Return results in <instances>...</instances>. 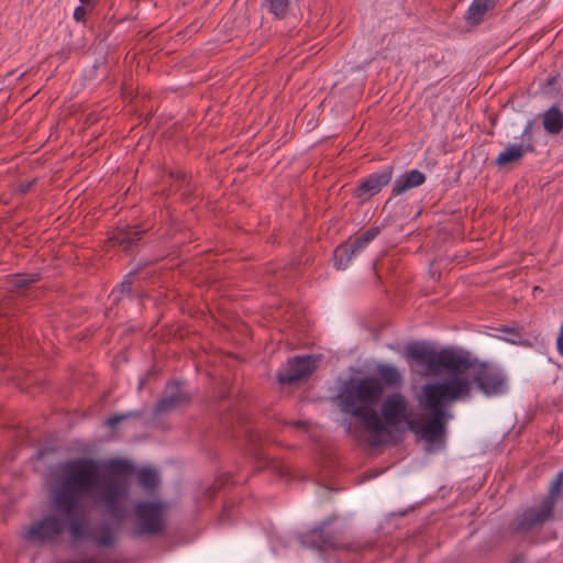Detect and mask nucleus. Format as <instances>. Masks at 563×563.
Returning a JSON list of instances; mask_svg holds the SVG:
<instances>
[{
    "label": "nucleus",
    "mask_w": 563,
    "mask_h": 563,
    "mask_svg": "<svg viewBox=\"0 0 563 563\" xmlns=\"http://www.w3.org/2000/svg\"><path fill=\"white\" fill-rule=\"evenodd\" d=\"M134 471L133 463L126 460L80 457L69 461L63 466L55 507L66 518H71L81 499L100 487V503L107 512L115 519H123L129 511L130 485L126 477Z\"/></svg>",
    "instance_id": "nucleus-1"
},
{
    "label": "nucleus",
    "mask_w": 563,
    "mask_h": 563,
    "mask_svg": "<svg viewBox=\"0 0 563 563\" xmlns=\"http://www.w3.org/2000/svg\"><path fill=\"white\" fill-rule=\"evenodd\" d=\"M407 357L421 365L428 374H439L442 369L449 372V376L440 382L426 384L422 387L424 405L430 408L435 418L426 426L428 431L440 428V421L444 415V407L467 398L472 391L467 369L471 367V358L454 350H435L426 344H412L406 350Z\"/></svg>",
    "instance_id": "nucleus-2"
},
{
    "label": "nucleus",
    "mask_w": 563,
    "mask_h": 563,
    "mask_svg": "<svg viewBox=\"0 0 563 563\" xmlns=\"http://www.w3.org/2000/svg\"><path fill=\"white\" fill-rule=\"evenodd\" d=\"M419 404L429 418L424 423H419L412 419L411 411L409 410V402L401 393L387 395L380 405V419L383 423H385V430L378 434L374 433L369 443L374 446L382 444L379 435L386 433L388 431V427H397L399 423L406 422L407 428L426 442L428 451H432L435 446H442L446 433V423L453 418L452 413L444 407L445 417L439 420L440 428L434 429L433 431H428L426 426L431 423L435 416L434 412L424 405V396L422 393L419 398Z\"/></svg>",
    "instance_id": "nucleus-3"
},
{
    "label": "nucleus",
    "mask_w": 563,
    "mask_h": 563,
    "mask_svg": "<svg viewBox=\"0 0 563 563\" xmlns=\"http://www.w3.org/2000/svg\"><path fill=\"white\" fill-rule=\"evenodd\" d=\"M383 394L384 386L376 377L351 378L336 397L338 406L342 412L357 418L365 430L378 434L385 430V423L376 410Z\"/></svg>",
    "instance_id": "nucleus-4"
},
{
    "label": "nucleus",
    "mask_w": 563,
    "mask_h": 563,
    "mask_svg": "<svg viewBox=\"0 0 563 563\" xmlns=\"http://www.w3.org/2000/svg\"><path fill=\"white\" fill-rule=\"evenodd\" d=\"M468 380L475 384L481 393L487 397L503 395L508 389L505 372L488 363H476L471 360V367L467 369Z\"/></svg>",
    "instance_id": "nucleus-5"
},
{
    "label": "nucleus",
    "mask_w": 563,
    "mask_h": 563,
    "mask_svg": "<svg viewBox=\"0 0 563 563\" xmlns=\"http://www.w3.org/2000/svg\"><path fill=\"white\" fill-rule=\"evenodd\" d=\"M563 485V470L556 475L550 486L549 495L542 503L532 508L526 509L517 522V530L527 531L549 520L553 515L555 498Z\"/></svg>",
    "instance_id": "nucleus-6"
},
{
    "label": "nucleus",
    "mask_w": 563,
    "mask_h": 563,
    "mask_svg": "<svg viewBox=\"0 0 563 563\" xmlns=\"http://www.w3.org/2000/svg\"><path fill=\"white\" fill-rule=\"evenodd\" d=\"M164 504L161 501L139 503L135 506L139 533L154 534L163 529Z\"/></svg>",
    "instance_id": "nucleus-7"
},
{
    "label": "nucleus",
    "mask_w": 563,
    "mask_h": 563,
    "mask_svg": "<svg viewBox=\"0 0 563 563\" xmlns=\"http://www.w3.org/2000/svg\"><path fill=\"white\" fill-rule=\"evenodd\" d=\"M318 361L319 356H296L287 363L285 368L278 372L277 379L280 384H292L303 379L314 372Z\"/></svg>",
    "instance_id": "nucleus-8"
},
{
    "label": "nucleus",
    "mask_w": 563,
    "mask_h": 563,
    "mask_svg": "<svg viewBox=\"0 0 563 563\" xmlns=\"http://www.w3.org/2000/svg\"><path fill=\"white\" fill-rule=\"evenodd\" d=\"M378 228H371L361 236L356 238L350 245H340L335 250V266L339 269H344L349 263L362 253L369 243L378 235Z\"/></svg>",
    "instance_id": "nucleus-9"
},
{
    "label": "nucleus",
    "mask_w": 563,
    "mask_h": 563,
    "mask_svg": "<svg viewBox=\"0 0 563 563\" xmlns=\"http://www.w3.org/2000/svg\"><path fill=\"white\" fill-rule=\"evenodd\" d=\"M70 519V534L75 540L90 538L96 544L100 547H111L114 542V536L109 527H101L93 533H89L87 521L84 517H76Z\"/></svg>",
    "instance_id": "nucleus-10"
},
{
    "label": "nucleus",
    "mask_w": 563,
    "mask_h": 563,
    "mask_svg": "<svg viewBox=\"0 0 563 563\" xmlns=\"http://www.w3.org/2000/svg\"><path fill=\"white\" fill-rule=\"evenodd\" d=\"M393 177V168L386 167L379 173H374L360 180L358 186L355 189V197L362 201H366L373 196L382 191L386 187Z\"/></svg>",
    "instance_id": "nucleus-11"
},
{
    "label": "nucleus",
    "mask_w": 563,
    "mask_h": 563,
    "mask_svg": "<svg viewBox=\"0 0 563 563\" xmlns=\"http://www.w3.org/2000/svg\"><path fill=\"white\" fill-rule=\"evenodd\" d=\"M190 401L189 394L183 388L181 383H170L166 386L163 397L155 407L156 413L170 411Z\"/></svg>",
    "instance_id": "nucleus-12"
},
{
    "label": "nucleus",
    "mask_w": 563,
    "mask_h": 563,
    "mask_svg": "<svg viewBox=\"0 0 563 563\" xmlns=\"http://www.w3.org/2000/svg\"><path fill=\"white\" fill-rule=\"evenodd\" d=\"M523 137H528V144H509L504 151H501L496 157V164L498 166H506L508 164L519 162L523 155L528 152L533 151V145L531 143V123H529L522 132Z\"/></svg>",
    "instance_id": "nucleus-13"
},
{
    "label": "nucleus",
    "mask_w": 563,
    "mask_h": 563,
    "mask_svg": "<svg viewBox=\"0 0 563 563\" xmlns=\"http://www.w3.org/2000/svg\"><path fill=\"white\" fill-rule=\"evenodd\" d=\"M426 181V176L418 169H411L400 175L394 184L393 195L399 196L409 189L417 188Z\"/></svg>",
    "instance_id": "nucleus-14"
},
{
    "label": "nucleus",
    "mask_w": 563,
    "mask_h": 563,
    "mask_svg": "<svg viewBox=\"0 0 563 563\" xmlns=\"http://www.w3.org/2000/svg\"><path fill=\"white\" fill-rule=\"evenodd\" d=\"M324 525L323 522L320 527L311 530L307 534L302 537V543L307 547L314 548L321 551H324L330 548H335L336 542L331 538L324 537Z\"/></svg>",
    "instance_id": "nucleus-15"
},
{
    "label": "nucleus",
    "mask_w": 563,
    "mask_h": 563,
    "mask_svg": "<svg viewBox=\"0 0 563 563\" xmlns=\"http://www.w3.org/2000/svg\"><path fill=\"white\" fill-rule=\"evenodd\" d=\"M543 129L549 134H559L563 130V112L558 106H552L542 115Z\"/></svg>",
    "instance_id": "nucleus-16"
},
{
    "label": "nucleus",
    "mask_w": 563,
    "mask_h": 563,
    "mask_svg": "<svg viewBox=\"0 0 563 563\" xmlns=\"http://www.w3.org/2000/svg\"><path fill=\"white\" fill-rule=\"evenodd\" d=\"M376 373L378 377H376L383 386L387 387H398L402 383V375L399 369L391 364H379L376 367Z\"/></svg>",
    "instance_id": "nucleus-17"
},
{
    "label": "nucleus",
    "mask_w": 563,
    "mask_h": 563,
    "mask_svg": "<svg viewBox=\"0 0 563 563\" xmlns=\"http://www.w3.org/2000/svg\"><path fill=\"white\" fill-rule=\"evenodd\" d=\"M494 7L495 0H474L466 12V20L471 24H478Z\"/></svg>",
    "instance_id": "nucleus-18"
},
{
    "label": "nucleus",
    "mask_w": 563,
    "mask_h": 563,
    "mask_svg": "<svg viewBox=\"0 0 563 563\" xmlns=\"http://www.w3.org/2000/svg\"><path fill=\"white\" fill-rule=\"evenodd\" d=\"M63 530V522L55 518L48 517L37 522V539L51 538L57 536Z\"/></svg>",
    "instance_id": "nucleus-19"
},
{
    "label": "nucleus",
    "mask_w": 563,
    "mask_h": 563,
    "mask_svg": "<svg viewBox=\"0 0 563 563\" xmlns=\"http://www.w3.org/2000/svg\"><path fill=\"white\" fill-rule=\"evenodd\" d=\"M136 474L139 484L146 490L155 489L159 485V475L153 467H143Z\"/></svg>",
    "instance_id": "nucleus-20"
},
{
    "label": "nucleus",
    "mask_w": 563,
    "mask_h": 563,
    "mask_svg": "<svg viewBox=\"0 0 563 563\" xmlns=\"http://www.w3.org/2000/svg\"><path fill=\"white\" fill-rule=\"evenodd\" d=\"M262 8L276 19H284L289 9V0H263Z\"/></svg>",
    "instance_id": "nucleus-21"
},
{
    "label": "nucleus",
    "mask_w": 563,
    "mask_h": 563,
    "mask_svg": "<svg viewBox=\"0 0 563 563\" xmlns=\"http://www.w3.org/2000/svg\"><path fill=\"white\" fill-rule=\"evenodd\" d=\"M141 232L135 229L120 231L114 235V240L123 245L125 249L130 247L135 241L140 239Z\"/></svg>",
    "instance_id": "nucleus-22"
},
{
    "label": "nucleus",
    "mask_w": 563,
    "mask_h": 563,
    "mask_svg": "<svg viewBox=\"0 0 563 563\" xmlns=\"http://www.w3.org/2000/svg\"><path fill=\"white\" fill-rule=\"evenodd\" d=\"M33 279L29 277H24L21 275H16L11 279V288L12 290H22L27 288L30 285L33 284Z\"/></svg>",
    "instance_id": "nucleus-23"
},
{
    "label": "nucleus",
    "mask_w": 563,
    "mask_h": 563,
    "mask_svg": "<svg viewBox=\"0 0 563 563\" xmlns=\"http://www.w3.org/2000/svg\"><path fill=\"white\" fill-rule=\"evenodd\" d=\"M132 415H134V413L133 412H128V413L114 415V416L108 418L106 420L104 424L108 426L109 428H114L118 423H120L121 421L128 419Z\"/></svg>",
    "instance_id": "nucleus-24"
},
{
    "label": "nucleus",
    "mask_w": 563,
    "mask_h": 563,
    "mask_svg": "<svg viewBox=\"0 0 563 563\" xmlns=\"http://www.w3.org/2000/svg\"><path fill=\"white\" fill-rule=\"evenodd\" d=\"M90 7L80 4L74 11V19L78 22H84Z\"/></svg>",
    "instance_id": "nucleus-25"
},
{
    "label": "nucleus",
    "mask_w": 563,
    "mask_h": 563,
    "mask_svg": "<svg viewBox=\"0 0 563 563\" xmlns=\"http://www.w3.org/2000/svg\"><path fill=\"white\" fill-rule=\"evenodd\" d=\"M23 537L25 540L33 541L35 540V522H31L25 529Z\"/></svg>",
    "instance_id": "nucleus-26"
},
{
    "label": "nucleus",
    "mask_w": 563,
    "mask_h": 563,
    "mask_svg": "<svg viewBox=\"0 0 563 563\" xmlns=\"http://www.w3.org/2000/svg\"><path fill=\"white\" fill-rule=\"evenodd\" d=\"M119 287H120V291L122 294H124V292L128 294L131 291V282L129 279V276L120 284Z\"/></svg>",
    "instance_id": "nucleus-27"
},
{
    "label": "nucleus",
    "mask_w": 563,
    "mask_h": 563,
    "mask_svg": "<svg viewBox=\"0 0 563 563\" xmlns=\"http://www.w3.org/2000/svg\"><path fill=\"white\" fill-rule=\"evenodd\" d=\"M81 4L88 5L92 8L96 3V0H79Z\"/></svg>",
    "instance_id": "nucleus-28"
},
{
    "label": "nucleus",
    "mask_w": 563,
    "mask_h": 563,
    "mask_svg": "<svg viewBox=\"0 0 563 563\" xmlns=\"http://www.w3.org/2000/svg\"><path fill=\"white\" fill-rule=\"evenodd\" d=\"M343 426L345 427L347 433H351L352 432V424H351V420H345L343 422Z\"/></svg>",
    "instance_id": "nucleus-29"
}]
</instances>
